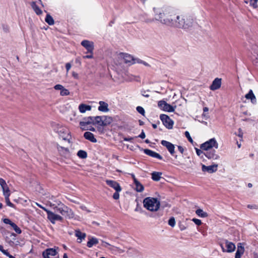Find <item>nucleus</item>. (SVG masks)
Listing matches in <instances>:
<instances>
[{"label": "nucleus", "instance_id": "nucleus-1", "mask_svg": "<svg viewBox=\"0 0 258 258\" xmlns=\"http://www.w3.org/2000/svg\"><path fill=\"white\" fill-rule=\"evenodd\" d=\"M155 19L161 23L172 26L175 15L168 8H154Z\"/></svg>", "mask_w": 258, "mask_h": 258}, {"label": "nucleus", "instance_id": "nucleus-2", "mask_svg": "<svg viewBox=\"0 0 258 258\" xmlns=\"http://www.w3.org/2000/svg\"><path fill=\"white\" fill-rule=\"evenodd\" d=\"M172 27L182 29H188L190 27L193 23V19L190 17L180 16L176 15L174 17Z\"/></svg>", "mask_w": 258, "mask_h": 258}, {"label": "nucleus", "instance_id": "nucleus-3", "mask_svg": "<svg viewBox=\"0 0 258 258\" xmlns=\"http://www.w3.org/2000/svg\"><path fill=\"white\" fill-rule=\"evenodd\" d=\"M50 206L55 212L59 213L66 218L71 219L74 217L73 211L60 201L56 202V204H51Z\"/></svg>", "mask_w": 258, "mask_h": 258}, {"label": "nucleus", "instance_id": "nucleus-4", "mask_svg": "<svg viewBox=\"0 0 258 258\" xmlns=\"http://www.w3.org/2000/svg\"><path fill=\"white\" fill-rule=\"evenodd\" d=\"M143 203L144 208L152 212L157 211L160 206V201L157 198L152 197L145 198Z\"/></svg>", "mask_w": 258, "mask_h": 258}, {"label": "nucleus", "instance_id": "nucleus-5", "mask_svg": "<svg viewBox=\"0 0 258 258\" xmlns=\"http://www.w3.org/2000/svg\"><path fill=\"white\" fill-rule=\"evenodd\" d=\"M54 130L60 138H62L64 141H67L69 143H70V132L67 127L57 125Z\"/></svg>", "mask_w": 258, "mask_h": 258}, {"label": "nucleus", "instance_id": "nucleus-6", "mask_svg": "<svg viewBox=\"0 0 258 258\" xmlns=\"http://www.w3.org/2000/svg\"><path fill=\"white\" fill-rule=\"evenodd\" d=\"M213 147H215L216 149L218 148V144L215 138L210 139L201 146V148L205 151L213 150L212 149Z\"/></svg>", "mask_w": 258, "mask_h": 258}, {"label": "nucleus", "instance_id": "nucleus-7", "mask_svg": "<svg viewBox=\"0 0 258 258\" xmlns=\"http://www.w3.org/2000/svg\"><path fill=\"white\" fill-rule=\"evenodd\" d=\"M224 241H225V243H224L225 246L226 247V249L224 248V243H221L220 244L223 252H229V253L233 252L235 249V244L233 242L229 241L227 240H225Z\"/></svg>", "mask_w": 258, "mask_h": 258}, {"label": "nucleus", "instance_id": "nucleus-8", "mask_svg": "<svg viewBox=\"0 0 258 258\" xmlns=\"http://www.w3.org/2000/svg\"><path fill=\"white\" fill-rule=\"evenodd\" d=\"M159 107L164 111L172 112H173L176 108V106L174 107L168 104L166 101L164 100H160L158 103Z\"/></svg>", "mask_w": 258, "mask_h": 258}, {"label": "nucleus", "instance_id": "nucleus-9", "mask_svg": "<svg viewBox=\"0 0 258 258\" xmlns=\"http://www.w3.org/2000/svg\"><path fill=\"white\" fill-rule=\"evenodd\" d=\"M160 118L163 122V124L168 129H171L173 127V121L170 117L166 114H161Z\"/></svg>", "mask_w": 258, "mask_h": 258}, {"label": "nucleus", "instance_id": "nucleus-10", "mask_svg": "<svg viewBox=\"0 0 258 258\" xmlns=\"http://www.w3.org/2000/svg\"><path fill=\"white\" fill-rule=\"evenodd\" d=\"M47 218L52 223L55 224L56 221H62L63 220L62 217L48 210L47 211Z\"/></svg>", "mask_w": 258, "mask_h": 258}, {"label": "nucleus", "instance_id": "nucleus-11", "mask_svg": "<svg viewBox=\"0 0 258 258\" xmlns=\"http://www.w3.org/2000/svg\"><path fill=\"white\" fill-rule=\"evenodd\" d=\"M58 247L50 248L45 249L42 252V256L43 258H50L51 256H55L57 254V249Z\"/></svg>", "mask_w": 258, "mask_h": 258}, {"label": "nucleus", "instance_id": "nucleus-12", "mask_svg": "<svg viewBox=\"0 0 258 258\" xmlns=\"http://www.w3.org/2000/svg\"><path fill=\"white\" fill-rule=\"evenodd\" d=\"M80 125L82 130H87L86 126L90 124H93V116H89L83 118V120L80 121Z\"/></svg>", "mask_w": 258, "mask_h": 258}, {"label": "nucleus", "instance_id": "nucleus-13", "mask_svg": "<svg viewBox=\"0 0 258 258\" xmlns=\"http://www.w3.org/2000/svg\"><path fill=\"white\" fill-rule=\"evenodd\" d=\"M56 146L58 152L61 156L64 157H69L70 156V152L68 148L61 146L58 144H56Z\"/></svg>", "mask_w": 258, "mask_h": 258}, {"label": "nucleus", "instance_id": "nucleus-14", "mask_svg": "<svg viewBox=\"0 0 258 258\" xmlns=\"http://www.w3.org/2000/svg\"><path fill=\"white\" fill-rule=\"evenodd\" d=\"M161 143L162 146L165 147L167 148L171 155L174 156V154L175 153V146L173 144L165 140H162Z\"/></svg>", "mask_w": 258, "mask_h": 258}, {"label": "nucleus", "instance_id": "nucleus-15", "mask_svg": "<svg viewBox=\"0 0 258 258\" xmlns=\"http://www.w3.org/2000/svg\"><path fill=\"white\" fill-rule=\"evenodd\" d=\"M204 155L208 159L212 160L219 159L220 157L218 155L216 154L215 150H210L204 152Z\"/></svg>", "mask_w": 258, "mask_h": 258}, {"label": "nucleus", "instance_id": "nucleus-16", "mask_svg": "<svg viewBox=\"0 0 258 258\" xmlns=\"http://www.w3.org/2000/svg\"><path fill=\"white\" fill-rule=\"evenodd\" d=\"M81 45L87 50L88 52L90 53H93L94 49V43L93 42L84 40L81 42Z\"/></svg>", "mask_w": 258, "mask_h": 258}, {"label": "nucleus", "instance_id": "nucleus-17", "mask_svg": "<svg viewBox=\"0 0 258 258\" xmlns=\"http://www.w3.org/2000/svg\"><path fill=\"white\" fill-rule=\"evenodd\" d=\"M221 84L222 79L216 78L214 80L211 85L210 86V89L212 91L218 90L221 87Z\"/></svg>", "mask_w": 258, "mask_h": 258}, {"label": "nucleus", "instance_id": "nucleus-18", "mask_svg": "<svg viewBox=\"0 0 258 258\" xmlns=\"http://www.w3.org/2000/svg\"><path fill=\"white\" fill-rule=\"evenodd\" d=\"M3 222L6 224H9L13 228L15 231L18 233L20 234L22 232L20 228L14 222H12L9 219L5 218L3 219Z\"/></svg>", "mask_w": 258, "mask_h": 258}, {"label": "nucleus", "instance_id": "nucleus-19", "mask_svg": "<svg viewBox=\"0 0 258 258\" xmlns=\"http://www.w3.org/2000/svg\"><path fill=\"white\" fill-rule=\"evenodd\" d=\"M218 164H214L210 166L202 165V170L204 172L207 171L209 173H212L216 172L217 170Z\"/></svg>", "mask_w": 258, "mask_h": 258}, {"label": "nucleus", "instance_id": "nucleus-20", "mask_svg": "<svg viewBox=\"0 0 258 258\" xmlns=\"http://www.w3.org/2000/svg\"><path fill=\"white\" fill-rule=\"evenodd\" d=\"M106 182L108 185L114 188L115 191H120L121 190L120 186L116 181L111 180H106Z\"/></svg>", "mask_w": 258, "mask_h": 258}, {"label": "nucleus", "instance_id": "nucleus-21", "mask_svg": "<svg viewBox=\"0 0 258 258\" xmlns=\"http://www.w3.org/2000/svg\"><path fill=\"white\" fill-rule=\"evenodd\" d=\"M144 152L146 155L151 156L152 157L157 158L159 160H162L163 157L158 153L151 150L150 149H144Z\"/></svg>", "mask_w": 258, "mask_h": 258}, {"label": "nucleus", "instance_id": "nucleus-22", "mask_svg": "<svg viewBox=\"0 0 258 258\" xmlns=\"http://www.w3.org/2000/svg\"><path fill=\"white\" fill-rule=\"evenodd\" d=\"M244 247L243 244L239 243L237 245V249L235 253V258H241V255L244 253Z\"/></svg>", "mask_w": 258, "mask_h": 258}, {"label": "nucleus", "instance_id": "nucleus-23", "mask_svg": "<svg viewBox=\"0 0 258 258\" xmlns=\"http://www.w3.org/2000/svg\"><path fill=\"white\" fill-rule=\"evenodd\" d=\"M91 108V106L84 103L80 104L78 107V109L81 113H85L87 111H90Z\"/></svg>", "mask_w": 258, "mask_h": 258}, {"label": "nucleus", "instance_id": "nucleus-24", "mask_svg": "<svg viewBox=\"0 0 258 258\" xmlns=\"http://www.w3.org/2000/svg\"><path fill=\"white\" fill-rule=\"evenodd\" d=\"M99 106L98 107V110L100 111L103 112H106L109 111L108 104L102 101H100L99 102Z\"/></svg>", "mask_w": 258, "mask_h": 258}, {"label": "nucleus", "instance_id": "nucleus-25", "mask_svg": "<svg viewBox=\"0 0 258 258\" xmlns=\"http://www.w3.org/2000/svg\"><path fill=\"white\" fill-rule=\"evenodd\" d=\"M84 137L86 140H89L92 143L97 142L96 139L94 137V135L91 132H85L84 134Z\"/></svg>", "mask_w": 258, "mask_h": 258}, {"label": "nucleus", "instance_id": "nucleus-26", "mask_svg": "<svg viewBox=\"0 0 258 258\" xmlns=\"http://www.w3.org/2000/svg\"><path fill=\"white\" fill-rule=\"evenodd\" d=\"M245 97L247 99H250L252 104H255L256 103L255 96L254 95L252 90H250L249 91L248 93L245 95Z\"/></svg>", "mask_w": 258, "mask_h": 258}, {"label": "nucleus", "instance_id": "nucleus-27", "mask_svg": "<svg viewBox=\"0 0 258 258\" xmlns=\"http://www.w3.org/2000/svg\"><path fill=\"white\" fill-rule=\"evenodd\" d=\"M75 236L78 238V240L79 243L81 242L82 240L84 239L86 236V234L85 233L82 232L79 229L75 230Z\"/></svg>", "mask_w": 258, "mask_h": 258}, {"label": "nucleus", "instance_id": "nucleus-28", "mask_svg": "<svg viewBox=\"0 0 258 258\" xmlns=\"http://www.w3.org/2000/svg\"><path fill=\"white\" fill-rule=\"evenodd\" d=\"M102 116V126H107L110 124L113 121L112 117L103 115Z\"/></svg>", "mask_w": 258, "mask_h": 258}, {"label": "nucleus", "instance_id": "nucleus-29", "mask_svg": "<svg viewBox=\"0 0 258 258\" xmlns=\"http://www.w3.org/2000/svg\"><path fill=\"white\" fill-rule=\"evenodd\" d=\"M98 242H99V241H98V240L97 238H96L95 237H89V240L87 243V246L88 247L91 248L93 245L98 244Z\"/></svg>", "mask_w": 258, "mask_h": 258}, {"label": "nucleus", "instance_id": "nucleus-30", "mask_svg": "<svg viewBox=\"0 0 258 258\" xmlns=\"http://www.w3.org/2000/svg\"><path fill=\"white\" fill-rule=\"evenodd\" d=\"M122 55L125 63H130L131 64H133L135 58L132 55L127 53H123L122 54Z\"/></svg>", "mask_w": 258, "mask_h": 258}, {"label": "nucleus", "instance_id": "nucleus-31", "mask_svg": "<svg viewBox=\"0 0 258 258\" xmlns=\"http://www.w3.org/2000/svg\"><path fill=\"white\" fill-rule=\"evenodd\" d=\"M134 183L136 185V189L138 192H142L144 190L143 185L137 179H135Z\"/></svg>", "mask_w": 258, "mask_h": 258}, {"label": "nucleus", "instance_id": "nucleus-32", "mask_svg": "<svg viewBox=\"0 0 258 258\" xmlns=\"http://www.w3.org/2000/svg\"><path fill=\"white\" fill-rule=\"evenodd\" d=\"M93 125L98 124L99 125L102 126V116H93Z\"/></svg>", "mask_w": 258, "mask_h": 258}, {"label": "nucleus", "instance_id": "nucleus-33", "mask_svg": "<svg viewBox=\"0 0 258 258\" xmlns=\"http://www.w3.org/2000/svg\"><path fill=\"white\" fill-rule=\"evenodd\" d=\"M31 6L33 10L36 13V14L38 15H41L42 13V11L39 9L38 6H37L36 4V3L34 2H32L31 3Z\"/></svg>", "mask_w": 258, "mask_h": 258}, {"label": "nucleus", "instance_id": "nucleus-34", "mask_svg": "<svg viewBox=\"0 0 258 258\" xmlns=\"http://www.w3.org/2000/svg\"><path fill=\"white\" fill-rule=\"evenodd\" d=\"M161 172H153L152 173V178L153 180L158 181L160 180L161 178Z\"/></svg>", "mask_w": 258, "mask_h": 258}, {"label": "nucleus", "instance_id": "nucleus-35", "mask_svg": "<svg viewBox=\"0 0 258 258\" xmlns=\"http://www.w3.org/2000/svg\"><path fill=\"white\" fill-rule=\"evenodd\" d=\"M196 213L198 216L202 218H206L208 215L207 212H204L201 209H197L196 211Z\"/></svg>", "mask_w": 258, "mask_h": 258}, {"label": "nucleus", "instance_id": "nucleus-36", "mask_svg": "<svg viewBox=\"0 0 258 258\" xmlns=\"http://www.w3.org/2000/svg\"><path fill=\"white\" fill-rule=\"evenodd\" d=\"M45 21L49 25H52L54 23L53 18L49 14H47Z\"/></svg>", "mask_w": 258, "mask_h": 258}, {"label": "nucleus", "instance_id": "nucleus-37", "mask_svg": "<svg viewBox=\"0 0 258 258\" xmlns=\"http://www.w3.org/2000/svg\"><path fill=\"white\" fill-rule=\"evenodd\" d=\"M77 155L81 159H85L87 157V153L86 151L80 150L78 152Z\"/></svg>", "mask_w": 258, "mask_h": 258}, {"label": "nucleus", "instance_id": "nucleus-38", "mask_svg": "<svg viewBox=\"0 0 258 258\" xmlns=\"http://www.w3.org/2000/svg\"><path fill=\"white\" fill-rule=\"evenodd\" d=\"M4 195L6 198H9L10 196V191L9 190V187L5 188V189H3Z\"/></svg>", "mask_w": 258, "mask_h": 258}, {"label": "nucleus", "instance_id": "nucleus-39", "mask_svg": "<svg viewBox=\"0 0 258 258\" xmlns=\"http://www.w3.org/2000/svg\"><path fill=\"white\" fill-rule=\"evenodd\" d=\"M0 185L2 189L8 187L6 181L2 178H0Z\"/></svg>", "mask_w": 258, "mask_h": 258}, {"label": "nucleus", "instance_id": "nucleus-40", "mask_svg": "<svg viewBox=\"0 0 258 258\" xmlns=\"http://www.w3.org/2000/svg\"><path fill=\"white\" fill-rule=\"evenodd\" d=\"M60 94L61 96H67L70 94V92L68 89H66L63 87L61 90Z\"/></svg>", "mask_w": 258, "mask_h": 258}, {"label": "nucleus", "instance_id": "nucleus-41", "mask_svg": "<svg viewBox=\"0 0 258 258\" xmlns=\"http://www.w3.org/2000/svg\"><path fill=\"white\" fill-rule=\"evenodd\" d=\"M137 111L143 115H145V111L144 109L141 106H138L136 108Z\"/></svg>", "mask_w": 258, "mask_h": 258}, {"label": "nucleus", "instance_id": "nucleus-42", "mask_svg": "<svg viewBox=\"0 0 258 258\" xmlns=\"http://www.w3.org/2000/svg\"><path fill=\"white\" fill-rule=\"evenodd\" d=\"M258 0H250L249 3L250 6H251L254 8H257L258 7V5L257 4Z\"/></svg>", "mask_w": 258, "mask_h": 258}, {"label": "nucleus", "instance_id": "nucleus-43", "mask_svg": "<svg viewBox=\"0 0 258 258\" xmlns=\"http://www.w3.org/2000/svg\"><path fill=\"white\" fill-rule=\"evenodd\" d=\"M168 224L173 227L175 225V219L173 217H171L168 220Z\"/></svg>", "mask_w": 258, "mask_h": 258}, {"label": "nucleus", "instance_id": "nucleus-44", "mask_svg": "<svg viewBox=\"0 0 258 258\" xmlns=\"http://www.w3.org/2000/svg\"><path fill=\"white\" fill-rule=\"evenodd\" d=\"M5 200H6V203L8 206L11 207L13 208H15V205L10 202L9 198H6Z\"/></svg>", "mask_w": 258, "mask_h": 258}, {"label": "nucleus", "instance_id": "nucleus-45", "mask_svg": "<svg viewBox=\"0 0 258 258\" xmlns=\"http://www.w3.org/2000/svg\"><path fill=\"white\" fill-rule=\"evenodd\" d=\"M185 136L187 138V139L189 142H190L191 143L193 142V140H192L191 137H190V134L188 132L186 131L185 132Z\"/></svg>", "mask_w": 258, "mask_h": 258}, {"label": "nucleus", "instance_id": "nucleus-46", "mask_svg": "<svg viewBox=\"0 0 258 258\" xmlns=\"http://www.w3.org/2000/svg\"><path fill=\"white\" fill-rule=\"evenodd\" d=\"M192 221L197 225L200 226L202 224V221L201 220L196 219V218H193L192 219Z\"/></svg>", "mask_w": 258, "mask_h": 258}, {"label": "nucleus", "instance_id": "nucleus-47", "mask_svg": "<svg viewBox=\"0 0 258 258\" xmlns=\"http://www.w3.org/2000/svg\"><path fill=\"white\" fill-rule=\"evenodd\" d=\"M235 135H237V136H238L239 137H240L241 138H242L243 132H242V130L240 128H239L238 129V133H235Z\"/></svg>", "mask_w": 258, "mask_h": 258}, {"label": "nucleus", "instance_id": "nucleus-48", "mask_svg": "<svg viewBox=\"0 0 258 258\" xmlns=\"http://www.w3.org/2000/svg\"><path fill=\"white\" fill-rule=\"evenodd\" d=\"M63 86L60 84H57L54 86V88L56 90H61Z\"/></svg>", "mask_w": 258, "mask_h": 258}, {"label": "nucleus", "instance_id": "nucleus-49", "mask_svg": "<svg viewBox=\"0 0 258 258\" xmlns=\"http://www.w3.org/2000/svg\"><path fill=\"white\" fill-rule=\"evenodd\" d=\"M119 191H115V192L114 193V194L113 195V198L114 199L118 200L119 199Z\"/></svg>", "mask_w": 258, "mask_h": 258}, {"label": "nucleus", "instance_id": "nucleus-50", "mask_svg": "<svg viewBox=\"0 0 258 258\" xmlns=\"http://www.w3.org/2000/svg\"><path fill=\"white\" fill-rule=\"evenodd\" d=\"M247 208L250 209H257L258 206L256 205H248Z\"/></svg>", "mask_w": 258, "mask_h": 258}, {"label": "nucleus", "instance_id": "nucleus-51", "mask_svg": "<svg viewBox=\"0 0 258 258\" xmlns=\"http://www.w3.org/2000/svg\"><path fill=\"white\" fill-rule=\"evenodd\" d=\"M148 91H149L148 90V91H145V90L142 91H141L142 95L146 98L149 97L150 95H149V94H148L147 93V92H148Z\"/></svg>", "mask_w": 258, "mask_h": 258}, {"label": "nucleus", "instance_id": "nucleus-52", "mask_svg": "<svg viewBox=\"0 0 258 258\" xmlns=\"http://www.w3.org/2000/svg\"><path fill=\"white\" fill-rule=\"evenodd\" d=\"M196 150L197 154L199 156H202V157H203L202 155L204 154L203 152L201 150L197 149V148L196 149Z\"/></svg>", "mask_w": 258, "mask_h": 258}, {"label": "nucleus", "instance_id": "nucleus-53", "mask_svg": "<svg viewBox=\"0 0 258 258\" xmlns=\"http://www.w3.org/2000/svg\"><path fill=\"white\" fill-rule=\"evenodd\" d=\"M143 62V60H142L139 58H135L134 61L133 62V64L136 63L142 64Z\"/></svg>", "mask_w": 258, "mask_h": 258}, {"label": "nucleus", "instance_id": "nucleus-54", "mask_svg": "<svg viewBox=\"0 0 258 258\" xmlns=\"http://www.w3.org/2000/svg\"><path fill=\"white\" fill-rule=\"evenodd\" d=\"M71 67H72V65L70 63L68 62L66 64V69L67 73L69 72V71H70V70L71 68Z\"/></svg>", "mask_w": 258, "mask_h": 258}, {"label": "nucleus", "instance_id": "nucleus-55", "mask_svg": "<svg viewBox=\"0 0 258 258\" xmlns=\"http://www.w3.org/2000/svg\"><path fill=\"white\" fill-rule=\"evenodd\" d=\"M35 204L37 206H38L39 207H40V208H41L42 209H43L44 211H45L46 213H47V211H48V209H46L45 207H43L42 205H40L39 204L37 203H35Z\"/></svg>", "mask_w": 258, "mask_h": 258}, {"label": "nucleus", "instance_id": "nucleus-56", "mask_svg": "<svg viewBox=\"0 0 258 258\" xmlns=\"http://www.w3.org/2000/svg\"><path fill=\"white\" fill-rule=\"evenodd\" d=\"M0 251L3 252V254H4L5 255L6 254H7V252H8V251L7 250H5L4 248H3V246L1 245H0Z\"/></svg>", "mask_w": 258, "mask_h": 258}, {"label": "nucleus", "instance_id": "nucleus-57", "mask_svg": "<svg viewBox=\"0 0 258 258\" xmlns=\"http://www.w3.org/2000/svg\"><path fill=\"white\" fill-rule=\"evenodd\" d=\"M72 76L75 78V79H78L79 78V75L78 74L75 72H73L72 73Z\"/></svg>", "mask_w": 258, "mask_h": 258}, {"label": "nucleus", "instance_id": "nucleus-58", "mask_svg": "<svg viewBox=\"0 0 258 258\" xmlns=\"http://www.w3.org/2000/svg\"><path fill=\"white\" fill-rule=\"evenodd\" d=\"M138 137L141 139H144L145 138L146 135L143 131H142V133Z\"/></svg>", "mask_w": 258, "mask_h": 258}, {"label": "nucleus", "instance_id": "nucleus-59", "mask_svg": "<svg viewBox=\"0 0 258 258\" xmlns=\"http://www.w3.org/2000/svg\"><path fill=\"white\" fill-rule=\"evenodd\" d=\"M83 57L84 58H92L93 57V53H91L90 55L84 56Z\"/></svg>", "mask_w": 258, "mask_h": 258}, {"label": "nucleus", "instance_id": "nucleus-60", "mask_svg": "<svg viewBox=\"0 0 258 258\" xmlns=\"http://www.w3.org/2000/svg\"><path fill=\"white\" fill-rule=\"evenodd\" d=\"M178 149L179 150V151L182 154L184 152V149L182 147L180 146H178Z\"/></svg>", "mask_w": 258, "mask_h": 258}, {"label": "nucleus", "instance_id": "nucleus-61", "mask_svg": "<svg viewBox=\"0 0 258 258\" xmlns=\"http://www.w3.org/2000/svg\"><path fill=\"white\" fill-rule=\"evenodd\" d=\"M154 21V19H147L145 20V22L148 23L153 22Z\"/></svg>", "mask_w": 258, "mask_h": 258}, {"label": "nucleus", "instance_id": "nucleus-62", "mask_svg": "<svg viewBox=\"0 0 258 258\" xmlns=\"http://www.w3.org/2000/svg\"><path fill=\"white\" fill-rule=\"evenodd\" d=\"M132 140H133L132 138H123V140L124 141L130 142V141H131Z\"/></svg>", "mask_w": 258, "mask_h": 258}, {"label": "nucleus", "instance_id": "nucleus-63", "mask_svg": "<svg viewBox=\"0 0 258 258\" xmlns=\"http://www.w3.org/2000/svg\"><path fill=\"white\" fill-rule=\"evenodd\" d=\"M179 227H180V230H181V231L184 230L186 229L185 226L183 225H180Z\"/></svg>", "mask_w": 258, "mask_h": 258}, {"label": "nucleus", "instance_id": "nucleus-64", "mask_svg": "<svg viewBox=\"0 0 258 258\" xmlns=\"http://www.w3.org/2000/svg\"><path fill=\"white\" fill-rule=\"evenodd\" d=\"M142 64H144V66H146V67H150V66L149 64H148L147 62H146L145 61H143Z\"/></svg>", "mask_w": 258, "mask_h": 258}]
</instances>
